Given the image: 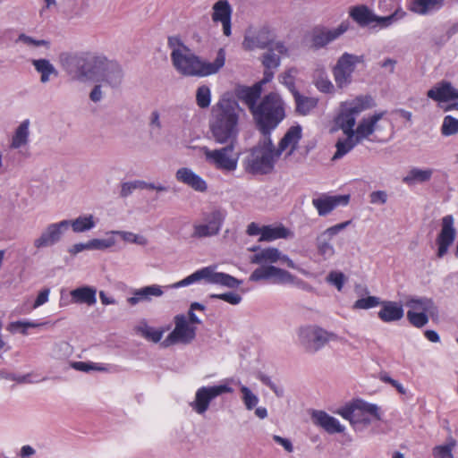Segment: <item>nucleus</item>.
Returning a JSON list of instances; mask_svg holds the SVG:
<instances>
[{
	"instance_id": "62",
	"label": "nucleus",
	"mask_w": 458,
	"mask_h": 458,
	"mask_svg": "<svg viewBox=\"0 0 458 458\" xmlns=\"http://www.w3.org/2000/svg\"><path fill=\"white\" fill-rule=\"evenodd\" d=\"M40 326V324L33 323V322H25V321H15L12 322L9 326L10 330L16 331L18 329H21V333L22 335L27 334V329L29 327H37Z\"/></svg>"
},
{
	"instance_id": "16",
	"label": "nucleus",
	"mask_w": 458,
	"mask_h": 458,
	"mask_svg": "<svg viewBox=\"0 0 458 458\" xmlns=\"http://www.w3.org/2000/svg\"><path fill=\"white\" fill-rule=\"evenodd\" d=\"M70 227L69 220H62L58 223L49 224L40 235L34 240L33 245L37 249L52 247L58 243L64 232Z\"/></svg>"
},
{
	"instance_id": "35",
	"label": "nucleus",
	"mask_w": 458,
	"mask_h": 458,
	"mask_svg": "<svg viewBox=\"0 0 458 458\" xmlns=\"http://www.w3.org/2000/svg\"><path fill=\"white\" fill-rule=\"evenodd\" d=\"M32 64L35 70L40 73V81L42 83L48 82L51 75L54 77L58 76V71L47 59L42 58L32 60Z\"/></svg>"
},
{
	"instance_id": "20",
	"label": "nucleus",
	"mask_w": 458,
	"mask_h": 458,
	"mask_svg": "<svg viewBox=\"0 0 458 458\" xmlns=\"http://www.w3.org/2000/svg\"><path fill=\"white\" fill-rule=\"evenodd\" d=\"M302 138V127L300 124L291 126L276 148L277 157H281L288 148L287 156H292L298 148V144Z\"/></svg>"
},
{
	"instance_id": "52",
	"label": "nucleus",
	"mask_w": 458,
	"mask_h": 458,
	"mask_svg": "<svg viewBox=\"0 0 458 458\" xmlns=\"http://www.w3.org/2000/svg\"><path fill=\"white\" fill-rule=\"evenodd\" d=\"M242 393V400L247 410H252L259 403V398L254 394L250 389L245 386L241 387Z\"/></svg>"
},
{
	"instance_id": "46",
	"label": "nucleus",
	"mask_w": 458,
	"mask_h": 458,
	"mask_svg": "<svg viewBox=\"0 0 458 458\" xmlns=\"http://www.w3.org/2000/svg\"><path fill=\"white\" fill-rule=\"evenodd\" d=\"M211 91L208 86L202 85L197 89L196 103L200 108H207L210 106Z\"/></svg>"
},
{
	"instance_id": "48",
	"label": "nucleus",
	"mask_w": 458,
	"mask_h": 458,
	"mask_svg": "<svg viewBox=\"0 0 458 458\" xmlns=\"http://www.w3.org/2000/svg\"><path fill=\"white\" fill-rule=\"evenodd\" d=\"M406 317L409 323L417 328L423 327L428 322V312H415L413 310H408Z\"/></svg>"
},
{
	"instance_id": "8",
	"label": "nucleus",
	"mask_w": 458,
	"mask_h": 458,
	"mask_svg": "<svg viewBox=\"0 0 458 458\" xmlns=\"http://www.w3.org/2000/svg\"><path fill=\"white\" fill-rule=\"evenodd\" d=\"M297 336L300 346L309 353H316L329 342L338 339L335 333L327 331L317 325L299 327Z\"/></svg>"
},
{
	"instance_id": "37",
	"label": "nucleus",
	"mask_w": 458,
	"mask_h": 458,
	"mask_svg": "<svg viewBox=\"0 0 458 458\" xmlns=\"http://www.w3.org/2000/svg\"><path fill=\"white\" fill-rule=\"evenodd\" d=\"M445 0H412L411 11L425 15L432 11L439 10L444 5Z\"/></svg>"
},
{
	"instance_id": "44",
	"label": "nucleus",
	"mask_w": 458,
	"mask_h": 458,
	"mask_svg": "<svg viewBox=\"0 0 458 458\" xmlns=\"http://www.w3.org/2000/svg\"><path fill=\"white\" fill-rule=\"evenodd\" d=\"M456 445V440L453 437L448 439V442L442 445H437L433 448L434 458H454L453 449Z\"/></svg>"
},
{
	"instance_id": "30",
	"label": "nucleus",
	"mask_w": 458,
	"mask_h": 458,
	"mask_svg": "<svg viewBox=\"0 0 458 458\" xmlns=\"http://www.w3.org/2000/svg\"><path fill=\"white\" fill-rule=\"evenodd\" d=\"M72 301L74 303L87 304L92 306L97 302V289L93 286L83 285L77 287L70 293Z\"/></svg>"
},
{
	"instance_id": "60",
	"label": "nucleus",
	"mask_w": 458,
	"mask_h": 458,
	"mask_svg": "<svg viewBox=\"0 0 458 458\" xmlns=\"http://www.w3.org/2000/svg\"><path fill=\"white\" fill-rule=\"evenodd\" d=\"M139 182L140 180L123 182L121 185L120 196L122 198H126L129 195H131L133 192V191H135L136 189H140Z\"/></svg>"
},
{
	"instance_id": "40",
	"label": "nucleus",
	"mask_w": 458,
	"mask_h": 458,
	"mask_svg": "<svg viewBox=\"0 0 458 458\" xmlns=\"http://www.w3.org/2000/svg\"><path fill=\"white\" fill-rule=\"evenodd\" d=\"M70 226L74 233H83L94 228L96 222L92 215L80 216L74 220H69Z\"/></svg>"
},
{
	"instance_id": "45",
	"label": "nucleus",
	"mask_w": 458,
	"mask_h": 458,
	"mask_svg": "<svg viewBox=\"0 0 458 458\" xmlns=\"http://www.w3.org/2000/svg\"><path fill=\"white\" fill-rule=\"evenodd\" d=\"M441 134L445 137L458 134V119L452 115H445L440 128Z\"/></svg>"
},
{
	"instance_id": "22",
	"label": "nucleus",
	"mask_w": 458,
	"mask_h": 458,
	"mask_svg": "<svg viewBox=\"0 0 458 458\" xmlns=\"http://www.w3.org/2000/svg\"><path fill=\"white\" fill-rule=\"evenodd\" d=\"M427 97L437 102L458 99V89L448 81H441L427 92Z\"/></svg>"
},
{
	"instance_id": "12",
	"label": "nucleus",
	"mask_w": 458,
	"mask_h": 458,
	"mask_svg": "<svg viewBox=\"0 0 458 458\" xmlns=\"http://www.w3.org/2000/svg\"><path fill=\"white\" fill-rule=\"evenodd\" d=\"M101 64L96 70L94 81H101L111 88H118L123 80V71L120 64L114 60H109L101 55Z\"/></svg>"
},
{
	"instance_id": "26",
	"label": "nucleus",
	"mask_w": 458,
	"mask_h": 458,
	"mask_svg": "<svg viewBox=\"0 0 458 458\" xmlns=\"http://www.w3.org/2000/svg\"><path fill=\"white\" fill-rule=\"evenodd\" d=\"M381 310L377 317L386 323L394 322L402 319L404 310L402 303L392 301H381Z\"/></svg>"
},
{
	"instance_id": "23",
	"label": "nucleus",
	"mask_w": 458,
	"mask_h": 458,
	"mask_svg": "<svg viewBox=\"0 0 458 458\" xmlns=\"http://www.w3.org/2000/svg\"><path fill=\"white\" fill-rule=\"evenodd\" d=\"M261 83H255L251 87L238 85L234 89L235 97L244 102L251 114L257 107V101L261 96Z\"/></svg>"
},
{
	"instance_id": "33",
	"label": "nucleus",
	"mask_w": 458,
	"mask_h": 458,
	"mask_svg": "<svg viewBox=\"0 0 458 458\" xmlns=\"http://www.w3.org/2000/svg\"><path fill=\"white\" fill-rule=\"evenodd\" d=\"M376 106V103L371 96H358L351 103L345 101V109L350 114H357L366 109L371 108Z\"/></svg>"
},
{
	"instance_id": "53",
	"label": "nucleus",
	"mask_w": 458,
	"mask_h": 458,
	"mask_svg": "<svg viewBox=\"0 0 458 458\" xmlns=\"http://www.w3.org/2000/svg\"><path fill=\"white\" fill-rule=\"evenodd\" d=\"M209 298L222 300L232 305H237L242 301V296L233 292H228L224 293H212L209 295Z\"/></svg>"
},
{
	"instance_id": "31",
	"label": "nucleus",
	"mask_w": 458,
	"mask_h": 458,
	"mask_svg": "<svg viewBox=\"0 0 458 458\" xmlns=\"http://www.w3.org/2000/svg\"><path fill=\"white\" fill-rule=\"evenodd\" d=\"M281 258V252L278 249L268 247L260 250L250 258V263L264 266L266 263H276Z\"/></svg>"
},
{
	"instance_id": "5",
	"label": "nucleus",
	"mask_w": 458,
	"mask_h": 458,
	"mask_svg": "<svg viewBox=\"0 0 458 458\" xmlns=\"http://www.w3.org/2000/svg\"><path fill=\"white\" fill-rule=\"evenodd\" d=\"M279 157L276 155L272 137L261 136L243 159V167L245 172L253 175L268 174L274 170L275 164Z\"/></svg>"
},
{
	"instance_id": "14",
	"label": "nucleus",
	"mask_w": 458,
	"mask_h": 458,
	"mask_svg": "<svg viewBox=\"0 0 458 458\" xmlns=\"http://www.w3.org/2000/svg\"><path fill=\"white\" fill-rule=\"evenodd\" d=\"M295 276L290 272L275 266H261L256 268L250 276V280L258 282L268 280L273 284H284L294 282Z\"/></svg>"
},
{
	"instance_id": "13",
	"label": "nucleus",
	"mask_w": 458,
	"mask_h": 458,
	"mask_svg": "<svg viewBox=\"0 0 458 458\" xmlns=\"http://www.w3.org/2000/svg\"><path fill=\"white\" fill-rule=\"evenodd\" d=\"M174 328L162 342L163 347L181 343L191 344L196 337V327L190 326L186 317L182 314L176 315L174 318Z\"/></svg>"
},
{
	"instance_id": "38",
	"label": "nucleus",
	"mask_w": 458,
	"mask_h": 458,
	"mask_svg": "<svg viewBox=\"0 0 458 458\" xmlns=\"http://www.w3.org/2000/svg\"><path fill=\"white\" fill-rule=\"evenodd\" d=\"M293 98L296 104V112L301 115H307L318 106L317 98L304 97L300 92H295Z\"/></svg>"
},
{
	"instance_id": "19",
	"label": "nucleus",
	"mask_w": 458,
	"mask_h": 458,
	"mask_svg": "<svg viewBox=\"0 0 458 458\" xmlns=\"http://www.w3.org/2000/svg\"><path fill=\"white\" fill-rule=\"evenodd\" d=\"M344 229V222L339 223L319 234L317 238V247L319 254L325 258L334 255V243L337 233Z\"/></svg>"
},
{
	"instance_id": "10",
	"label": "nucleus",
	"mask_w": 458,
	"mask_h": 458,
	"mask_svg": "<svg viewBox=\"0 0 458 458\" xmlns=\"http://www.w3.org/2000/svg\"><path fill=\"white\" fill-rule=\"evenodd\" d=\"M237 142H226L223 148L216 149H209L204 146L200 148L201 152L205 156L206 161L221 171L233 172L236 170L238 165V154L235 153Z\"/></svg>"
},
{
	"instance_id": "34",
	"label": "nucleus",
	"mask_w": 458,
	"mask_h": 458,
	"mask_svg": "<svg viewBox=\"0 0 458 458\" xmlns=\"http://www.w3.org/2000/svg\"><path fill=\"white\" fill-rule=\"evenodd\" d=\"M432 174L433 170L430 168L420 169L418 167H412L403 178V182L407 185L423 183L428 182L431 179Z\"/></svg>"
},
{
	"instance_id": "47",
	"label": "nucleus",
	"mask_w": 458,
	"mask_h": 458,
	"mask_svg": "<svg viewBox=\"0 0 458 458\" xmlns=\"http://www.w3.org/2000/svg\"><path fill=\"white\" fill-rule=\"evenodd\" d=\"M261 63L266 69L276 70L280 66L281 58L273 52V48H267V52L261 56Z\"/></svg>"
},
{
	"instance_id": "7",
	"label": "nucleus",
	"mask_w": 458,
	"mask_h": 458,
	"mask_svg": "<svg viewBox=\"0 0 458 458\" xmlns=\"http://www.w3.org/2000/svg\"><path fill=\"white\" fill-rule=\"evenodd\" d=\"M215 268L216 267L214 266L202 267L174 284V287L187 286L200 280H205L208 284H218L230 289H236L242 284V280L224 272H216Z\"/></svg>"
},
{
	"instance_id": "1",
	"label": "nucleus",
	"mask_w": 458,
	"mask_h": 458,
	"mask_svg": "<svg viewBox=\"0 0 458 458\" xmlns=\"http://www.w3.org/2000/svg\"><path fill=\"white\" fill-rule=\"evenodd\" d=\"M238 102L229 94H224L213 106L209 118V131L215 142H237L239 135Z\"/></svg>"
},
{
	"instance_id": "21",
	"label": "nucleus",
	"mask_w": 458,
	"mask_h": 458,
	"mask_svg": "<svg viewBox=\"0 0 458 458\" xmlns=\"http://www.w3.org/2000/svg\"><path fill=\"white\" fill-rule=\"evenodd\" d=\"M232 13L233 9L227 0H218L213 5L212 21L222 23L223 33L226 37L232 34Z\"/></svg>"
},
{
	"instance_id": "42",
	"label": "nucleus",
	"mask_w": 458,
	"mask_h": 458,
	"mask_svg": "<svg viewBox=\"0 0 458 458\" xmlns=\"http://www.w3.org/2000/svg\"><path fill=\"white\" fill-rule=\"evenodd\" d=\"M297 72L298 70L295 67H291L278 76L279 82L284 85L293 94V96L294 95L295 92H299L295 86L294 78V75Z\"/></svg>"
},
{
	"instance_id": "56",
	"label": "nucleus",
	"mask_w": 458,
	"mask_h": 458,
	"mask_svg": "<svg viewBox=\"0 0 458 458\" xmlns=\"http://www.w3.org/2000/svg\"><path fill=\"white\" fill-rule=\"evenodd\" d=\"M315 85L319 91L324 93H329L334 89L332 82L324 76V72H318Z\"/></svg>"
},
{
	"instance_id": "55",
	"label": "nucleus",
	"mask_w": 458,
	"mask_h": 458,
	"mask_svg": "<svg viewBox=\"0 0 458 458\" xmlns=\"http://www.w3.org/2000/svg\"><path fill=\"white\" fill-rule=\"evenodd\" d=\"M216 235L215 231H212L210 227L205 224L201 225H193V233L192 237L193 238H205V237H210Z\"/></svg>"
},
{
	"instance_id": "2",
	"label": "nucleus",
	"mask_w": 458,
	"mask_h": 458,
	"mask_svg": "<svg viewBox=\"0 0 458 458\" xmlns=\"http://www.w3.org/2000/svg\"><path fill=\"white\" fill-rule=\"evenodd\" d=\"M252 115L261 136L271 137L286 116L285 103L278 93L270 92L263 97Z\"/></svg>"
},
{
	"instance_id": "27",
	"label": "nucleus",
	"mask_w": 458,
	"mask_h": 458,
	"mask_svg": "<svg viewBox=\"0 0 458 458\" xmlns=\"http://www.w3.org/2000/svg\"><path fill=\"white\" fill-rule=\"evenodd\" d=\"M273 43V38L270 35V31L263 28L255 36L244 38L242 47L246 50H253L255 48L267 49Z\"/></svg>"
},
{
	"instance_id": "4",
	"label": "nucleus",
	"mask_w": 458,
	"mask_h": 458,
	"mask_svg": "<svg viewBox=\"0 0 458 458\" xmlns=\"http://www.w3.org/2000/svg\"><path fill=\"white\" fill-rule=\"evenodd\" d=\"M226 53L225 48H219L214 62L201 60L198 55L190 52L171 54L174 67L186 76L206 77L217 73L225 64Z\"/></svg>"
},
{
	"instance_id": "32",
	"label": "nucleus",
	"mask_w": 458,
	"mask_h": 458,
	"mask_svg": "<svg viewBox=\"0 0 458 458\" xmlns=\"http://www.w3.org/2000/svg\"><path fill=\"white\" fill-rule=\"evenodd\" d=\"M406 306L412 310H421L431 316L438 312L433 300L428 297H411L407 300Z\"/></svg>"
},
{
	"instance_id": "63",
	"label": "nucleus",
	"mask_w": 458,
	"mask_h": 458,
	"mask_svg": "<svg viewBox=\"0 0 458 458\" xmlns=\"http://www.w3.org/2000/svg\"><path fill=\"white\" fill-rule=\"evenodd\" d=\"M327 281L341 291L344 286V274L341 272H331L327 276Z\"/></svg>"
},
{
	"instance_id": "3",
	"label": "nucleus",
	"mask_w": 458,
	"mask_h": 458,
	"mask_svg": "<svg viewBox=\"0 0 458 458\" xmlns=\"http://www.w3.org/2000/svg\"><path fill=\"white\" fill-rule=\"evenodd\" d=\"M101 55L92 52H62L58 56L62 69L72 81L85 82L96 78Z\"/></svg>"
},
{
	"instance_id": "41",
	"label": "nucleus",
	"mask_w": 458,
	"mask_h": 458,
	"mask_svg": "<svg viewBox=\"0 0 458 458\" xmlns=\"http://www.w3.org/2000/svg\"><path fill=\"white\" fill-rule=\"evenodd\" d=\"M225 218V211L221 209H215L205 216L204 221L210 227V229L215 231L216 234H217L222 227Z\"/></svg>"
},
{
	"instance_id": "43",
	"label": "nucleus",
	"mask_w": 458,
	"mask_h": 458,
	"mask_svg": "<svg viewBox=\"0 0 458 458\" xmlns=\"http://www.w3.org/2000/svg\"><path fill=\"white\" fill-rule=\"evenodd\" d=\"M359 64H364L363 55H355L345 52V85L351 82V75Z\"/></svg>"
},
{
	"instance_id": "57",
	"label": "nucleus",
	"mask_w": 458,
	"mask_h": 458,
	"mask_svg": "<svg viewBox=\"0 0 458 458\" xmlns=\"http://www.w3.org/2000/svg\"><path fill=\"white\" fill-rule=\"evenodd\" d=\"M338 130H344V102L340 103L337 115L328 128L330 133H335Z\"/></svg>"
},
{
	"instance_id": "9",
	"label": "nucleus",
	"mask_w": 458,
	"mask_h": 458,
	"mask_svg": "<svg viewBox=\"0 0 458 458\" xmlns=\"http://www.w3.org/2000/svg\"><path fill=\"white\" fill-rule=\"evenodd\" d=\"M370 417L380 420L378 407L376 404L360 399L345 404V420L350 421L355 431L366 428L371 423Z\"/></svg>"
},
{
	"instance_id": "29",
	"label": "nucleus",
	"mask_w": 458,
	"mask_h": 458,
	"mask_svg": "<svg viewBox=\"0 0 458 458\" xmlns=\"http://www.w3.org/2000/svg\"><path fill=\"white\" fill-rule=\"evenodd\" d=\"M163 295V290L161 286L157 284L148 285L133 291V296L127 299V302L134 306L140 301H149L151 297H160Z\"/></svg>"
},
{
	"instance_id": "25",
	"label": "nucleus",
	"mask_w": 458,
	"mask_h": 458,
	"mask_svg": "<svg viewBox=\"0 0 458 458\" xmlns=\"http://www.w3.org/2000/svg\"><path fill=\"white\" fill-rule=\"evenodd\" d=\"M175 178L193 190L204 192L207 191V182L199 174L188 167H182L176 171Z\"/></svg>"
},
{
	"instance_id": "36",
	"label": "nucleus",
	"mask_w": 458,
	"mask_h": 458,
	"mask_svg": "<svg viewBox=\"0 0 458 458\" xmlns=\"http://www.w3.org/2000/svg\"><path fill=\"white\" fill-rule=\"evenodd\" d=\"M291 234L289 229L283 225L278 226L263 225V233L259 242H272L277 239H286Z\"/></svg>"
},
{
	"instance_id": "58",
	"label": "nucleus",
	"mask_w": 458,
	"mask_h": 458,
	"mask_svg": "<svg viewBox=\"0 0 458 458\" xmlns=\"http://www.w3.org/2000/svg\"><path fill=\"white\" fill-rule=\"evenodd\" d=\"M334 76L337 86L342 88L344 85V55L338 58L334 67Z\"/></svg>"
},
{
	"instance_id": "64",
	"label": "nucleus",
	"mask_w": 458,
	"mask_h": 458,
	"mask_svg": "<svg viewBox=\"0 0 458 458\" xmlns=\"http://www.w3.org/2000/svg\"><path fill=\"white\" fill-rule=\"evenodd\" d=\"M370 203L383 205L387 200V194L384 191H372L369 194Z\"/></svg>"
},
{
	"instance_id": "61",
	"label": "nucleus",
	"mask_w": 458,
	"mask_h": 458,
	"mask_svg": "<svg viewBox=\"0 0 458 458\" xmlns=\"http://www.w3.org/2000/svg\"><path fill=\"white\" fill-rule=\"evenodd\" d=\"M72 368L77 370L89 372L90 370H104L105 369L92 362L76 361L72 363Z\"/></svg>"
},
{
	"instance_id": "59",
	"label": "nucleus",
	"mask_w": 458,
	"mask_h": 458,
	"mask_svg": "<svg viewBox=\"0 0 458 458\" xmlns=\"http://www.w3.org/2000/svg\"><path fill=\"white\" fill-rule=\"evenodd\" d=\"M114 238L90 240L91 250H106L114 246Z\"/></svg>"
},
{
	"instance_id": "28",
	"label": "nucleus",
	"mask_w": 458,
	"mask_h": 458,
	"mask_svg": "<svg viewBox=\"0 0 458 458\" xmlns=\"http://www.w3.org/2000/svg\"><path fill=\"white\" fill-rule=\"evenodd\" d=\"M342 202H344V195L329 196L322 194L312 199L313 206L318 210V215L322 216L328 215Z\"/></svg>"
},
{
	"instance_id": "17",
	"label": "nucleus",
	"mask_w": 458,
	"mask_h": 458,
	"mask_svg": "<svg viewBox=\"0 0 458 458\" xmlns=\"http://www.w3.org/2000/svg\"><path fill=\"white\" fill-rule=\"evenodd\" d=\"M454 223V219L452 215H446L441 219V230L436 239L438 259H442L447 254L449 247L455 240L456 229Z\"/></svg>"
},
{
	"instance_id": "51",
	"label": "nucleus",
	"mask_w": 458,
	"mask_h": 458,
	"mask_svg": "<svg viewBox=\"0 0 458 458\" xmlns=\"http://www.w3.org/2000/svg\"><path fill=\"white\" fill-rule=\"evenodd\" d=\"M353 114H350L345 109V155L347 154V147L352 140V137L354 134L355 129V119L352 117Z\"/></svg>"
},
{
	"instance_id": "54",
	"label": "nucleus",
	"mask_w": 458,
	"mask_h": 458,
	"mask_svg": "<svg viewBox=\"0 0 458 458\" xmlns=\"http://www.w3.org/2000/svg\"><path fill=\"white\" fill-rule=\"evenodd\" d=\"M168 47L172 50L171 54L174 52L182 53V52H190V48L184 45L180 37L172 36L168 38L167 40Z\"/></svg>"
},
{
	"instance_id": "50",
	"label": "nucleus",
	"mask_w": 458,
	"mask_h": 458,
	"mask_svg": "<svg viewBox=\"0 0 458 458\" xmlns=\"http://www.w3.org/2000/svg\"><path fill=\"white\" fill-rule=\"evenodd\" d=\"M137 331L146 339L152 341L153 343H158L162 339L163 331L155 329L147 325L144 327H139Z\"/></svg>"
},
{
	"instance_id": "18",
	"label": "nucleus",
	"mask_w": 458,
	"mask_h": 458,
	"mask_svg": "<svg viewBox=\"0 0 458 458\" xmlns=\"http://www.w3.org/2000/svg\"><path fill=\"white\" fill-rule=\"evenodd\" d=\"M344 33V22H341L335 29H328L324 26L314 27L310 33L311 47L319 49L339 38Z\"/></svg>"
},
{
	"instance_id": "15",
	"label": "nucleus",
	"mask_w": 458,
	"mask_h": 458,
	"mask_svg": "<svg viewBox=\"0 0 458 458\" xmlns=\"http://www.w3.org/2000/svg\"><path fill=\"white\" fill-rule=\"evenodd\" d=\"M233 389L227 385L202 386L196 392L195 400L191 403L193 410L203 414L208 408L210 402L225 393H232Z\"/></svg>"
},
{
	"instance_id": "39",
	"label": "nucleus",
	"mask_w": 458,
	"mask_h": 458,
	"mask_svg": "<svg viewBox=\"0 0 458 458\" xmlns=\"http://www.w3.org/2000/svg\"><path fill=\"white\" fill-rule=\"evenodd\" d=\"M29 126L30 121L28 119L20 123L12 139V148H20L28 143L30 135Z\"/></svg>"
},
{
	"instance_id": "24",
	"label": "nucleus",
	"mask_w": 458,
	"mask_h": 458,
	"mask_svg": "<svg viewBox=\"0 0 458 458\" xmlns=\"http://www.w3.org/2000/svg\"><path fill=\"white\" fill-rule=\"evenodd\" d=\"M311 420L315 425L321 427L329 434L341 433L344 431V428L339 420L324 411H312Z\"/></svg>"
},
{
	"instance_id": "11",
	"label": "nucleus",
	"mask_w": 458,
	"mask_h": 458,
	"mask_svg": "<svg viewBox=\"0 0 458 458\" xmlns=\"http://www.w3.org/2000/svg\"><path fill=\"white\" fill-rule=\"evenodd\" d=\"M386 111L375 112L372 115L363 117L355 128L354 134L352 137V141L347 147V153H349L354 147L362 143L364 140L371 141H378L375 138L369 139L377 128V123L380 121Z\"/></svg>"
},
{
	"instance_id": "6",
	"label": "nucleus",
	"mask_w": 458,
	"mask_h": 458,
	"mask_svg": "<svg viewBox=\"0 0 458 458\" xmlns=\"http://www.w3.org/2000/svg\"><path fill=\"white\" fill-rule=\"evenodd\" d=\"M349 15L361 28L371 26V28L386 29L403 18L405 13L401 8H397L389 15L378 16L367 5L359 4L350 7Z\"/></svg>"
},
{
	"instance_id": "49",
	"label": "nucleus",
	"mask_w": 458,
	"mask_h": 458,
	"mask_svg": "<svg viewBox=\"0 0 458 458\" xmlns=\"http://www.w3.org/2000/svg\"><path fill=\"white\" fill-rule=\"evenodd\" d=\"M381 299L377 296H367L358 299L352 305L353 310H369L379 306Z\"/></svg>"
}]
</instances>
